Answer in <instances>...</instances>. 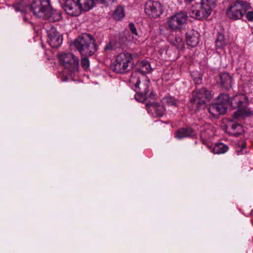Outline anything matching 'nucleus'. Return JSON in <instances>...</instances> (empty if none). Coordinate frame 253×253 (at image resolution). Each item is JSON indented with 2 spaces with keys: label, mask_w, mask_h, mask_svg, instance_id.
Segmentation results:
<instances>
[{
  "label": "nucleus",
  "mask_w": 253,
  "mask_h": 253,
  "mask_svg": "<svg viewBox=\"0 0 253 253\" xmlns=\"http://www.w3.org/2000/svg\"><path fill=\"white\" fill-rule=\"evenodd\" d=\"M129 82L135 87L137 92L135 98L138 101L143 102L148 97H154L152 92L148 94L150 81L145 75H142L139 77L138 72H133L130 77Z\"/></svg>",
  "instance_id": "nucleus-1"
},
{
  "label": "nucleus",
  "mask_w": 253,
  "mask_h": 253,
  "mask_svg": "<svg viewBox=\"0 0 253 253\" xmlns=\"http://www.w3.org/2000/svg\"><path fill=\"white\" fill-rule=\"evenodd\" d=\"M31 8L34 14L40 18L50 21L60 18V14L52 9L49 0H33Z\"/></svg>",
  "instance_id": "nucleus-2"
},
{
  "label": "nucleus",
  "mask_w": 253,
  "mask_h": 253,
  "mask_svg": "<svg viewBox=\"0 0 253 253\" xmlns=\"http://www.w3.org/2000/svg\"><path fill=\"white\" fill-rule=\"evenodd\" d=\"M74 44L82 55L91 56L97 50L95 40L90 34H84L79 36L75 40Z\"/></svg>",
  "instance_id": "nucleus-3"
},
{
  "label": "nucleus",
  "mask_w": 253,
  "mask_h": 253,
  "mask_svg": "<svg viewBox=\"0 0 253 253\" xmlns=\"http://www.w3.org/2000/svg\"><path fill=\"white\" fill-rule=\"evenodd\" d=\"M135 56V54L126 51L120 53L116 57L113 70L121 74L131 71L134 66L133 60Z\"/></svg>",
  "instance_id": "nucleus-4"
},
{
  "label": "nucleus",
  "mask_w": 253,
  "mask_h": 253,
  "mask_svg": "<svg viewBox=\"0 0 253 253\" xmlns=\"http://www.w3.org/2000/svg\"><path fill=\"white\" fill-rule=\"evenodd\" d=\"M248 101L246 96L243 94H237L230 99V105L238 110L234 113L235 119L239 117L246 118L252 114V111L248 107Z\"/></svg>",
  "instance_id": "nucleus-5"
},
{
  "label": "nucleus",
  "mask_w": 253,
  "mask_h": 253,
  "mask_svg": "<svg viewBox=\"0 0 253 253\" xmlns=\"http://www.w3.org/2000/svg\"><path fill=\"white\" fill-rule=\"evenodd\" d=\"M212 95L211 91L204 87L194 92L190 99L191 107L196 111L202 105L210 101L212 97Z\"/></svg>",
  "instance_id": "nucleus-6"
},
{
  "label": "nucleus",
  "mask_w": 253,
  "mask_h": 253,
  "mask_svg": "<svg viewBox=\"0 0 253 253\" xmlns=\"http://www.w3.org/2000/svg\"><path fill=\"white\" fill-rule=\"evenodd\" d=\"M251 8L250 4L247 1L237 0L230 5L226 14L230 19H240L244 13Z\"/></svg>",
  "instance_id": "nucleus-7"
},
{
  "label": "nucleus",
  "mask_w": 253,
  "mask_h": 253,
  "mask_svg": "<svg viewBox=\"0 0 253 253\" xmlns=\"http://www.w3.org/2000/svg\"><path fill=\"white\" fill-rule=\"evenodd\" d=\"M61 64L71 72L78 71L79 68V58L71 53H63L58 55Z\"/></svg>",
  "instance_id": "nucleus-8"
},
{
  "label": "nucleus",
  "mask_w": 253,
  "mask_h": 253,
  "mask_svg": "<svg viewBox=\"0 0 253 253\" xmlns=\"http://www.w3.org/2000/svg\"><path fill=\"white\" fill-rule=\"evenodd\" d=\"M211 12L210 8L202 1L193 5L189 11L190 16L193 18L203 20L207 18Z\"/></svg>",
  "instance_id": "nucleus-9"
},
{
  "label": "nucleus",
  "mask_w": 253,
  "mask_h": 253,
  "mask_svg": "<svg viewBox=\"0 0 253 253\" xmlns=\"http://www.w3.org/2000/svg\"><path fill=\"white\" fill-rule=\"evenodd\" d=\"M163 11V6L159 1L149 0L145 3L144 11L150 17L157 18L160 16Z\"/></svg>",
  "instance_id": "nucleus-10"
},
{
  "label": "nucleus",
  "mask_w": 253,
  "mask_h": 253,
  "mask_svg": "<svg viewBox=\"0 0 253 253\" xmlns=\"http://www.w3.org/2000/svg\"><path fill=\"white\" fill-rule=\"evenodd\" d=\"M188 17L187 13L183 11L175 13L169 18L168 21L169 27L172 30L180 29L186 24Z\"/></svg>",
  "instance_id": "nucleus-11"
},
{
  "label": "nucleus",
  "mask_w": 253,
  "mask_h": 253,
  "mask_svg": "<svg viewBox=\"0 0 253 253\" xmlns=\"http://www.w3.org/2000/svg\"><path fill=\"white\" fill-rule=\"evenodd\" d=\"M46 33L48 38L47 42L51 47L57 48L61 44L62 38L54 27L46 29Z\"/></svg>",
  "instance_id": "nucleus-12"
},
{
  "label": "nucleus",
  "mask_w": 253,
  "mask_h": 253,
  "mask_svg": "<svg viewBox=\"0 0 253 253\" xmlns=\"http://www.w3.org/2000/svg\"><path fill=\"white\" fill-rule=\"evenodd\" d=\"M146 107L148 112L154 117L163 116L166 111L165 106L161 103L149 102L146 103Z\"/></svg>",
  "instance_id": "nucleus-13"
},
{
  "label": "nucleus",
  "mask_w": 253,
  "mask_h": 253,
  "mask_svg": "<svg viewBox=\"0 0 253 253\" xmlns=\"http://www.w3.org/2000/svg\"><path fill=\"white\" fill-rule=\"evenodd\" d=\"M63 8L67 14L72 16H79L82 11L75 0H66Z\"/></svg>",
  "instance_id": "nucleus-14"
},
{
  "label": "nucleus",
  "mask_w": 253,
  "mask_h": 253,
  "mask_svg": "<svg viewBox=\"0 0 253 253\" xmlns=\"http://www.w3.org/2000/svg\"><path fill=\"white\" fill-rule=\"evenodd\" d=\"M227 106L219 102L214 103L210 106L209 112L213 117H217L219 115L225 113Z\"/></svg>",
  "instance_id": "nucleus-15"
},
{
  "label": "nucleus",
  "mask_w": 253,
  "mask_h": 253,
  "mask_svg": "<svg viewBox=\"0 0 253 253\" xmlns=\"http://www.w3.org/2000/svg\"><path fill=\"white\" fill-rule=\"evenodd\" d=\"M199 37L200 35L197 31L190 30L186 33V42L188 45L194 47L198 44Z\"/></svg>",
  "instance_id": "nucleus-16"
},
{
  "label": "nucleus",
  "mask_w": 253,
  "mask_h": 253,
  "mask_svg": "<svg viewBox=\"0 0 253 253\" xmlns=\"http://www.w3.org/2000/svg\"><path fill=\"white\" fill-rule=\"evenodd\" d=\"M217 82L222 87L228 89L232 86V78L228 73H223L219 76Z\"/></svg>",
  "instance_id": "nucleus-17"
},
{
  "label": "nucleus",
  "mask_w": 253,
  "mask_h": 253,
  "mask_svg": "<svg viewBox=\"0 0 253 253\" xmlns=\"http://www.w3.org/2000/svg\"><path fill=\"white\" fill-rule=\"evenodd\" d=\"M195 134L192 127H181L175 132V137L177 139H181L187 136H192Z\"/></svg>",
  "instance_id": "nucleus-18"
},
{
  "label": "nucleus",
  "mask_w": 253,
  "mask_h": 253,
  "mask_svg": "<svg viewBox=\"0 0 253 253\" xmlns=\"http://www.w3.org/2000/svg\"><path fill=\"white\" fill-rule=\"evenodd\" d=\"M169 42L178 49H182L184 47V42L182 38L178 36L170 35L168 37Z\"/></svg>",
  "instance_id": "nucleus-19"
},
{
  "label": "nucleus",
  "mask_w": 253,
  "mask_h": 253,
  "mask_svg": "<svg viewBox=\"0 0 253 253\" xmlns=\"http://www.w3.org/2000/svg\"><path fill=\"white\" fill-rule=\"evenodd\" d=\"M151 72V67L150 63L146 61H142L139 64V69L135 72L139 73V76L145 75V74L150 73Z\"/></svg>",
  "instance_id": "nucleus-20"
},
{
  "label": "nucleus",
  "mask_w": 253,
  "mask_h": 253,
  "mask_svg": "<svg viewBox=\"0 0 253 253\" xmlns=\"http://www.w3.org/2000/svg\"><path fill=\"white\" fill-rule=\"evenodd\" d=\"M227 44L224 35L218 33L216 36L215 45L216 49H223Z\"/></svg>",
  "instance_id": "nucleus-21"
},
{
  "label": "nucleus",
  "mask_w": 253,
  "mask_h": 253,
  "mask_svg": "<svg viewBox=\"0 0 253 253\" xmlns=\"http://www.w3.org/2000/svg\"><path fill=\"white\" fill-rule=\"evenodd\" d=\"M228 150V147L227 145L222 143H219L215 145L212 151L214 154H220L225 153Z\"/></svg>",
  "instance_id": "nucleus-22"
},
{
  "label": "nucleus",
  "mask_w": 253,
  "mask_h": 253,
  "mask_svg": "<svg viewBox=\"0 0 253 253\" xmlns=\"http://www.w3.org/2000/svg\"><path fill=\"white\" fill-rule=\"evenodd\" d=\"M125 16L124 9L121 6H118L114 11L113 17L116 20H120Z\"/></svg>",
  "instance_id": "nucleus-23"
},
{
  "label": "nucleus",
  "mask_w": 253,
  "mask_h": 253,
  "mask_svg": "<svg viewBox=\"0 0 253 253\" xmlns=\"http://www.w3.org/2000/svg\"><path fill=\"white\" fill-rule=\"evenodd\" d=\"M217 102L221 103L226 106L230 105V99L228 94L225 93H221L217 97Z\"/></svg>",
  "instance_id": "nucleus-24"
},
{
  "label": "nucleus",
  "mask_w": 253,
  "mask_h": 253,
  "mask_svg": "<svg viewBox=\"0 0 253 253\" xmlns=\"http://www.w3.org/2000/svg\"><path fill=\"white\" fill-rule=\"evenodd\" d=\"M163 100L165 103L169 106H177L178 101L176 100L173 97L167 96L163 98Z\"/></svg>",
  "instance_id": "nucleus-25"
},
{
  "label": "nucleus",
  "mask_w": 253,
  "mask_h": 253,
  "mask_svg": "<svg viewBox=\"0 0 253 253\" xmlns=\"http://www.w3.org/2000/svg\"><path fill=\"white\" fill-rule=\"evenodd\" d=\"M237 127H222L223 130L230 135L238 136L239 133L236 130Z\"/></svg>",
  "instance_id": "nucleus-26"
},
{
  "label": "nucleus",
  "mask_w": 253,
  "mask_h": 253,
  "mask_svg": "<svg viewBox=\"0 0 253 253\" xmlns=\"http://www.w3.org/2000/svg\"><path fill=\"white\" fill-rule=\"evenodd\" d=\"M201 1L205 5H207L209 8H210V10H212L216 5V0H201Z\"/></svg>",
  "instance_id": "nucleus-27"
},
{
  "label": "nucleus",
  "mask_w": 253,
  "mask_h": 253,
  "mask_svg": "<svg viewBox=\"0 0 253 253\" xmlns=\"http://www.w3.org/2000/svg\"><path fill=\"white\" fill-rule=\"evenodd\" d=\"M115 49V44L112 42H108L104 47V50L105 52L111 51Z\"/></svg>",
  "instance_id": "nucleus-28"
},
{
  "label": "nucleus",
  "mask_w": 253,
  "mask_h": 253,
  "mask_svg": "<svg viewBox=\"0 0 253 253\" xmlns=\"http://www.w3.org/2000/svg\"><path fill=\"white\" fill-rule=\"evenodd\" d=\"M81 65L82 67L86 70L89 67V61L86 57H82L81 59Z\"/></svg>",
  "instance_id": "nucleus-29"
},
{
  "label": "nucleus",
  "mask_w": 253,
  "mask_h": 253,
  "mask_svg": "<svg viewBox=\"0 0 253 253\" xmlns=\"http://www.w3.org/2000/svg\"><path fill=\"white\" fill-rule=\"evenodd\" d=\"M116 0H96V1L104 4L106 5H108L112 4Z\"/></svg>",
  "instance_id": "nucleus-30"
},
{
  "label": "nucleus",
  "mask_w": 253,
  "mask_h": 253,
  "mask_svg": "<svg viewBox=\"0 0 253 253\" xmlns=\"http://www.w3.org/2000/svg\"><path fill=\"white\" fill-rule=\"evenodd\" d=\"M129 28L131 32V33L135 36H137V31L134 26V25L132 23H130L129 24Z\"/></svg>",
  "instance_id": "nucleus-31"
},
{
  "label": "nucleus",
  "mask_w": 253,
  "mask_h": 253,
  "mask_svg": "<svg viewBox=\"0 0 253 253\" xmlns=\"http://www.w3.org/2000/svg\"><path fill=\"white\" fill-rule=\"evenodd\" d=\"M15 9L16 11H21L22 12L25 11V8L21 4H18L15 6Z\"/></svg>",
  "instance_id": "nucleus-32"
},
{
  "label": "nucleus",
  "mask_w": 253,
  "mask_h": 253,
  "mask_svg": "<svg viewBox=\"0 0 253 253\" xmlns=\"http://www.w3.org/2000/svg\"><path fill=\"white\" fill-rule=\"evenodd\" d=\"M246 18L248 20L253 21V11H249L246 14Z\"/></svg>",
  "instance_id": "nucleus-33"
},
{
  "label": "nucleus",
  "mask_w": 253,
  "mask_h": 253,
  "mask_svg": "<svg viewBox=\"0 0 253 253\" xmlns=\"http://www.w3.org/2000/svg\"><path fill=\"white\" fill-rule=\"evenodd\" d=\"M194 80L195 84H199L201 83L202 78H201V77L196 78L195 79H194Z\"/></svg>",
  "instance_id": "nucleus-34"
},
{
  "label": "nucleus",
  "mask_w": 253,
  "mask_h": 253,
  "mask_svg": "<svg viewBox=\"0 0 253 253\" xmlns=\"http://www.w3.org/2000/svg\"><path fill=\"white\" fill-rule=\"evenodd\" d=\"M245 146H246L244 142H243V143L242 144V149L245 148Z\"/></svg>",
  "instance_id": "nucleus-35"
},
{
  "label": "nucleus",
  "mask_w": 253,
  "mask_h": 253,
  "mask_svg": "<svg viewBox=\"0 0 253 253\" xmlns=\"http://www.w3.org/2000/svg\"><path fill=\"white\" fill-rule=\"evenodd\" d=\"M186 2H191L194 0H184Z\"/></svg>",
  "instance_id": "nucleus-36"
},
{
  "label": "nucleus",
  "mask_w": 253,
  "mask_h": 253,
  "mask_svg": "<svg viewBox=\"0 0 253 253\" xmlns=\"http://www.w3.org/2000/svg\"><path fill=\"white\" fill-rule=\"evenodd\" d=\"M24 20L25 21H28V19L25 16L24 17Z\"/></svg>",
  "instance_id": "nucleus-37"
},
{
  "label": "nucleus",
  "mask_w": 253,
  "mask_h": 253,
  "mask_svg": "<svg viewBox=\"0 0 253 253\" xmlns=\"http://www.w3.org/2000/svg\"><path fill=\"white\" fill-rule=\"evenodd\" d=\"M234 126H234V125H232V127H234Z\"/></svg>",
  "instance_id": "nucleus-38"
}]
</instances>
